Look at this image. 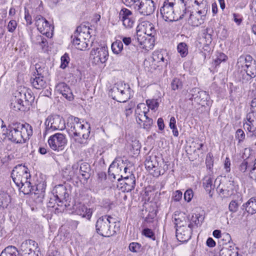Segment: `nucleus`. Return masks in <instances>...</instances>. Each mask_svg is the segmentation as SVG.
<instances>
[{
  "label": "nucleus",
  "instance_id": "8",
  "mask_svg": "<svg viewBox=\"0 0 256 256\" xmlns=\"http://www.w3.org/2000/svg\"><path fill=\"white\" fill-rule=\"evenodd\" d=\"M20 252H22L21 256L18 252L19 256H41L38 244L32 240L24 241L20 245Z\"/></svg>",
  "mask_w": 256,
  "mask_h": 256
},
{
  "label": "nucleus",
  "instance_id": "26",
  "mask_svg": "<svg viewBox=\"0 0 256 256\" xmlns=\"http://www.w3.org/2000/svg\"><path fill=\"white\" fill-rule=\"evenodd\" d=\"M220 256H242L239 254L238 250L234 246H228L226 244L223 246L220 252Z\"/></svg>",
  "mask_w": 256,
  "mask_h": 256
},
{
  "label": "nucleus",
  "instance_id": "19",
  "mask_svg": "<svg viewBox=\"0 0 256 256\" xmlns=\"http://www.w3.org/2000/svg\"><path fill=\"white\" fill-rule=\"evenodd\" d=\"M80 166V172L82 175L84 180H87L90 178V165L87 162H82L80 166L78 163L74 164L72 166L73 170H78Z\"/></svg>",
  "mask_w": 256,
  "mask_h": 256
},
{
  "label": "nucleus",
  "instance_id": "52",
  "mask_svg": "<svg viewBox=\"0 0 256 256\" xmlns=\"http://www.w3.org/2000/svg\"><path fill=\"white\" fill-rule=\"evenodd\" d=\"M146 102L148 107L152 110H154L158 106V102L156 100H148Z\"/></svg>",
  "mask_w": 256,
  "mask_h": 256
},
{
  "label": "nucleus",
  "instance_id": "5",
  "mask_svg": "<svg viewBox=\"0 0 256 256\" xmlns=\"http://www.w3.org/2000/svg\"><path fill=\"white\" fill-rule=\"evenodd\" d=\"M44 135L49 134L55 130H62L66 128V122L62 117L59 115L48 116L44 122Z\"/></svg>",
  "mask_w": 256,
  "mask_h": 256
},
{
  "label": "nucleus",
  "instance_id": "7",
  "mask_svg": "<svg viewBox=\"0 0 256 256\" xmlns=\"http://www.w3.org/2000/svg\"><path fill=\"white\" fill-rule=\"evenodd\" d=\"M36 72L32 74L30 82L32 86L38 90H41L46 87L47 82L44 78L47 72L44 68H42L39 64H36Z\"/></svg>",
  "mask_w": 256,
  "mask_h": 256
},
{
  "label": "nucleus",
  "instance_id": "42",
  "mask_svg": "<svg viewBox=\"0 0 256 256\" xmlns=\"http://www.w3.org/2000/svg\"><path fill=\"white\" fill-rule=\"evenodd\" d=\"M112 49L114 53L118 54L123 49V43L120 40H116L112 44Z\"/></svg>",
  "mask_w": 256,
  "mask_h": 256
},
{
  "label": "nucleus",
  "instance_id": "30",
  "mask_svg": "<svg viewBox=\"0 0 256 256\" xmlns=\"http://www.w3.org/2000/svg\"><path fill=\"white\" fill-rule=\"evenodd\" d=\"M213 180L214 178L210 175L206 176L203 179V186L206 191L208 192L210 197H212L211 191L214 188L212 184Z\"/></svg>",
  "mask_w": 256,
  "mask_h": 256
},
{
  "label": "nucleus",
  "instance_id": "18",
  "mask_svg": "<svg viewBox=\"0 0 256 256\" xmlns=\"http://www.w3.org/2000/svg\"><path fill=\"white\" fill-rule=\"evenodd\" d=\"M192 234V228L188 226L176 228V236L180 242H188Z\"/></svg>",
  "mask_w": 256,
  "mask_h": 256
},
{
  "label": "nucleus",
  "instance_id": "53",
  "mask_svg": "<svg viewBox=\"0 0 256 256\" xmlns=\"http://www.w3.org/2000/svg\"><path fill=\"white\" fill-rule=\"evenodd\" d=\"M238 204L236 200H232L229 204L228 208L230 212H236L238 210Z\"/></svg>",
  "mask_w": 256,
  "mask_h": 256
},
{
  "label": "nucleus",
  "instance_id": "44",
  "mask_svg": "<svg viewBox=\"0 0 256 256\" xmlns=\"http://www.w3.org/2000/svg\"><path fill=\"white\" fill-rule=\"evenodd\" d=\"M190 20H192V26H198L203 22L202 16H200V18H197L194 14H191L190 16Z\"/></svg>",
  "mask_w": 256,
  "mask_h": 256
},
{
  "label": "nucleus",
  "instance_id": "48",
  "mask_svg": "<svg viewBox=\"0 0 256 256\" xmlns=\"http://www.w3.org/2000/svg\"><path fill=\"white\" fill-rule=\"evenodd\" d=\"M212 30L209 28H207L204 30L203 37L207 39L206 42H210L212 41Z\"/></svg>",
  "mask_w": 256,
  "mask_h": 256
},
{
  "label": "nucleus",
  "instance_id": "59",
  "mask_svg": "<svg viewBox=\"0 0 256 256\" xmlns=\"http://www.w3.org/2000/svg\"><path fill=\"white\" fill-rule=\"evenodd\" d=\"M143 234H144V235L146 236L148 238H151L154 240H155L154 234L152 230H150V228H144L143 230Z\"/></svg>",
  "mask_w": 256,
  "mask_h": 256
},
{
  "label": "nucleus",
  "instance_id": "47",
  "mask_svg": "<svg viewBox=\"0 0 256 256\" xmlns=\"http://www.w3.org/2000/svg\"><path fill=\"white\" fill-rule=\"evenodd\" d=\"M143 124V128L148 130L150 128L151 126L153 124V120L152 118L148 117L147 116L146 118H144V120L142 122Z\"/></svg>",
  "mask_w": 256,
  "mask_h": 256
},
{
  "label": "nucleus",
  "instance_id": "55",
  "mask_svg": "<svg viewBox=\"0 0 256 256\" xmlns=\"http://www.w3.org/2000/svg\"><path fill=\"white\" fill-rule=\"evenodd\" d=\"M194 192L191 189L187 190L184 193V199L186 201H187L188 202H190L192 200Z\"/></svg>",
  "mask_w": 256,
  "mask_h": 256
},
{
  "label": "nucleus",
  "instance_id": "14",
  "mask_svg": "<svg viewBox=\"0 0 256 256\" xmlns=\"http://www.w3.org/2000/svg\"><path fill=\"white\" fill-rule=\"evenodd\" d=\"M139 4L138 5V9L139 12L144 16H150L152 14L155 10L156 6L152 0H138Z\"/></svg>",
  "mask_w": 256,
  "mask_h": 256
},
{
  "label": "nucleus",
  "instance_id": "39",
  "mask_svg": "<svg viewBox=\"0 0 256 256\" xmlns=\"http://www.w3.org/2000/svg\"><path fill=\"white\" fill-rule=\"evenodd\" d=\"M145 166L146 168L149 172L158 166V164L156 160V158H150V160H147L145 162Z\"/></svg>",
  "mask_w": 256,
  "mask_h": 256
},
{
  "label": "nucleus",
  "instance_id": "35",
  "mask_svg": "<svg viewBox=\"0 0 256 256\" xmlns=\"http://www.w3.org/2000/svg\"><path fill=\"white\" fill-rule=\"evenodd\" d=\"M244 70L246 72V80H250L256 76V62L246 66Z\"/></svg>",
  "mask_w": 256,
  "mask_h": 256
},
{
  "label": "nucleus",
  "instance_id": "2",
  "mask_svg": "<svg viewBox=\"0 0 256 256\" xmlns=\"http://www.w3.org/2000/svg\"><path fill=\"white\" fill-rule=\"evenodd\" d=\"M32 126L28 123L12 124L7 129L8 140L14 144H22L28 140L32 135Z\"/></svg>",
  "mask_w": 256,
  "mask_h": 256
},
{
  "label": "nucleus",
  "instance_id": "3",
  "mask_svg": "<svg viewBox=\"0 0 256 256\" xmlns=\"http://www.w3.org/2000/svg\"><path fill=\"white\" fill-rule=\"evenodd\" d=\"M90 37V28L84 24L78 26L71 36L72 44L80 50H84L88 48Z\"/></svg>",
  "mask_w": 256,
  "mask_h": 256
},
{
  "label": "nucleus",
  "instance_id": "40",
  "mask_svg": "<svg viewBox=\"0 0 256 256\" xmlns=\"http://www.w3.org/2000/svg\"><path fill=\"white\" fill-rule=\"evenodd\" d=\"M177 50L182 58L186 57L188 54V46L184 42H180L178 44Z\"/></svg>",
  "mask_w": 256,
  "mask_h": 256
},
{
  "label": "nucleus",
  "instance_id": "57",
  "mask_svg": "<svg viewBox=\"0 0 256 256\" xmlns=\"http://www.w3.org/2000/svg\"><path fill=\"white\" fill-rule=\"evenodd\" d=\"M236 138L238 140V142L243 141L245 138V134L242 129H238L236 134Z\"/></svg>",
  "mask_w": 256,
  "mask_h": 256
},
{
  "label": "nucleus",
  "instance_id": "12",
  "mask_svg": "<svg viewBox=\"0 0 256 256\" xmlns=\"http://www.w3.org/2000/svg\"><path fill=\"white\" fill-rule=\"evenodd\" d=\"M48 143L52 150L61 152L64 150L66 145L67 139L64 134L56 133L49 138Z\"/></svg>",
  "mask_w": 256,
  "mask_h": 256
},
{
  "label": "nucleus",
  "instance_id": "50",
  "mask_svg": "<svg viewBox=\"0 0 256 256\" xmlns=\"http://www.w3.org/2000/svg\"><path fill=\"white\" fill-rule=\"evenodd\" d=\"M156 215V210L152 209L150 210L148 215L145 218V221L147 222H152Z\"/></svg>",
  "mask_w": 256,
  "mask_h": 256
},
{
  "label": "nucleus",
  "instance_id": "51",
  "mask_svg": "<svg viewBox=\"0 0 256 256\" xmlns=\"http://www.w3.org/2000/svg\"><path fill=\"white\" fill-rule=\"evenodd\" d=\"M70 61V58L68 55L66 54H65L62 56L61 58V65L60 68L62 69L65 68Z\"/></svg>",
  "mask_w": 256,
  "mask_h": 256
},
{
  "label": "nucleus",
  "instance_id": "27",
  "mask_svg": "<svg viewBox=\"0 0 256 256\" xmlns=\"http://www.w3.org/2000/svg\"><path fill=\"white\" fill-rule=\"evenodd\" d=\"M10 195L0 187V208H6L10 202Z\"/></svg>",
  "mask_w": 256,
  "mask_h": 256
},
{
  "label": "nucleus",
  "instance_id": "41",
  "mask_svg": "<svg viewBox=\"0 0 256 256\" xmlns=\"http://www.w3.org/2000/svg\"><path fill=\"white\" fill-rule=\"evenodd\" d=\"M246 120L248 122L244 124V127L245 130H248L250 134L252 133V130H254L255 126L254 125V122L256 120V119L252 118V117L251 118H249L248 116L246 114Z\"/></svg>",
  "mask_w": 256,
  "mask_h": 256
},
{
  "label": "nucleus",
  "instance_id": "49",
  "mask_svg": "<svg viewBox=\"0 0 256 256\" xmlns=\"http://www.w3.org/2000/svg\"><path fill=\"white\" fill-rule=\"evenodd\" d=\"M152 58L154 61L157 62L164 61L163 54L160 52H154L152 54Z\"/></svg>",
  "mask_w": 256,
  "mask_h": 256
},
{
  "label": "nucleus",
  "instance_id": "16",
  "mask_svg": "<svg viewBox=\"0 0 256 256\" xmlns=\"http://www.w3.org/2000/svg\"><path fill=\"white\" fill-rule=\"evenodd\" d=\"M220 188V192L224 196L228 197L234 194L236 190V186L233 180H230L222 184Z\"/></svg>",
  "mask_w": 256,
  "mask_h": 256
},
{
  "label": "nucleus",
  "instance_id": "54",
  "mask_svg": "<svg viewBox=\"0 0 256 256\" xmlns=\"http://www.w3.org/2000/svg\"><path fill=\"white\" fill-rule=\"evenodd\" d=\"M17 26V22L15 20H11L8 24V30L10 32H13L16 29Z\"/></svg>",
  "mask_w": 256,
  "mask_h": 256
},
{
  "label": "nucleus",
  "instance_id": "62",
  "mask_svg": "<svg viewBox=\"0 0 256 256\" xmlns=\"http://www.w3.org/2000/svg\"><path fill=\"white\" fill-rule=\"evenodd\" d=\"M198 94L200 96V98L201 97H202L200 101V102H202L201 104H205L204 102L207 101V99L208 97V95L207 94L206 92H204V91H202L200 92H199Z\"/></svg>",
  "mask_w": 256,
  "mask_h": 256
},
{
  "label": "nucleus",
  "instance_id": "28",
  "mask_svg": "<svg viewBox=\"0 0 256 256\" xmlns=\"http://www.w3.org/2000/svg\"><path fill=\"white\" fill-rule=\"evenodd\" d=\"M174 224L176 228H181L188 226V219L186 216L182 215L175 214L174 216Z\"/></svg>",
  "mask_w": 256,
  "mask_h": 256
},
{
  "label": "nucleus",
  "instance_id": "36",
  "mask_svg": "<svg viewBox=\"0 0 256 256\" xmlns=\"http://www.w3.org/2000/svg\"><path fill=\"white\" fill-rule=\"evenodd\" d=\"M34 186H32V183L30 180H29L27 182L20 184V187L18 188L24 194H28L34 190Z\"/></svg>",
  "mask_w": 256,
  "mask_h": 256
},
{
  "label": "nucleus",
  "instance_id": "58",
  "mask_svg": "<svg viewBox=\"0 0 256 256\" xmlns=\"http://www.w3.org/2000/svg\"><path fill=\"white\" fill-rule=\"evenodd\" d=\"M150 172L154 176L158 177L160 175L163 174L164 172V170H160V168L158 166L154 168L153 170Z\"/></svg>",
  "mask_w": 256,
  "mask_h": 256
},
{
  "label": "nucleus",
  "instance_id": "60",
  "mask_svg": "<svg viewBox=\"0 0 256 256\" xmlns=\"http://www.w3.org/2000/svg\"><path fill=\"white\" fill-rule=\"evenodd\" d=\"M227 56L223 53H220L215 60L214 62L216 65H218L222 62H224L226 60Z\"/></svg>",
  "mask_w": 256,
  "mask_h": 256
},
{
  "label": "nucleus",
  "instance_id": "25",
  "mask_svg": "<svg viewBox=\"0 0 256 256\" xmlns=\"http://www.w3.org/2000/svg\"><path fill=\"white\" fill-rule=\"evenodd\" d=\"M121 170V168L119 167V165L118 164H116V162H114L111 164L109 167L108 170V175L110 176H112L114 180L117 178L118 180L120 181V178H123V176H120L118 173L119 170Z\"/></svg>",
  "mask_w": 256,
  "mask_h": 256
},
{
  "label": "nucleus",
  "instance_id": "11",
  "mask_svg": "<svg viewBox=\"0 0 256 256\" xmlns=\"http://www.w3.org/2000/svg\"><path fill=\"white\" fill-rule=\"evenodd\" d=\"M109 95L118 102H126L130 98V88H126V84L114 86L110 91Z\"/></svg>",
  "mask_w": 256,
  "mask_h": 256
},
{
  "label": "nucleus",
  "instance_id": "32",
  "mask_svg": "<svg viewBox=\"0 0 256 256\" xmlns=\"http://www.w3.org/2000/svg\"><path fill=\"white\" fill-rule=\"evenodd\" d=\"M0 256H19V254L16 246H8L2 252Z\"/></svg>",
  "mask_w": 256,
  "mask_h": 256
},
{
  "label": "nucleus",
  "instance_id": "4",
  "mask_svg": "<svg viewBox=\"0 0 256 256\" xmlns=\"http://www.w3.org/2000/svg\"><path fill=\"white\" fill-rule=\"evenodd\" d=\"M176 0H165L163 6L160 8V13L166 21H176L183 18L184 14L186 13V9L183 10L182 14L175 11L174 6Z\"/></svg>",
  "mask_w": 256,
  "mask_h": 256
},
{
  "label": "nucleus",
  "instance_id": "13",
  "mask_svg": "<svg viewBox=\"0 0 256 256\" xmlns=\"http://www.w3.org/2000/svg\"><path fill=\"white\" fill-rule=\"evenodd\" d=\"M108 57L107 46H101L96 49L93 48L90 54L92 62L95 64H104L108 60Z\"/></svg>",
  "mask_w": 256,
  "mask_h": 256
},
{
  "label": "nucleus",
  "instance_id": "33",
  "mask_svg": "<svg viewBox=\"0 0 256 256\" xmlns=\"http://www.w3.org/2000/svg\"><path fill=\"white\" fill-rule=\"evenodd\" d=\"M204 220V216L200 214H196L194 216L193 215L192 217L190 222L188 224L189 228H192L194 226L198 227L200 226Z\"/></svg>",
  "mask_w": 256,
  "mask_h": 256
},
{
  "label": "nucleus",
  "instance_id": "24",
  "mask_svg": "<svg viewBox=\"0 0 256 256\" xmlns=\"http://www.w3.org/2000/svg\"><path fill=\"white\" fill-rule=\"evenodd\" d=\"M242 209L245 210L249 214L256 213V196L251 198L246 202L242 206Z\"/></svg>",
  "mask_w": 256,
  "mask_h": 256
},
{
  "label": "nucleus",
  "instance_id": "21",
  "mask_svg": "<svg viewBox=\"0 0 256 256\" xmlns=\"http://www.w3.org/2000/svg\"><path fill=\"white\" fill-rule=\"evenodd\" d=\"M45 188L44 184H38L34 186V190L30 194L32 195V198L36 202H42L44 196Z\"/></svg>",
  "mask_w": 256,
  "mask_h": 256
},
{
  "label": "nucleus",
  "instance_id": "37",
  "mask_svg": "<svg viewBox=\"0 0 256 256\" xmlns=\"http://www.w3.org/2000/svg\"><path fill=\"white\" fill-rule=\"evenodd\" d=\"M138 28L139 26L137 28L136 38L138 42L140 45H144V46H146L144 44L146 40V36H147V34L146 32H144V31L140 30L138 29Z\"/></svg>",
  "mask_w": 256,
  "mask_h": 256
},
{
  "label": "nucleus",
  "instance_id": "17",
  "mask_svg": "<svg viewBox=\"0 0 256 256\" xmlns=\"http://www.w3.org/2000/svg\"><path fill=\"white\" fill-rule=\"evenodd\" d=\"M53 193L55 194L54 197L56 198L59 203H62L64 200L67 201L68 194L66 188L63 184L56 186L53 190Z\"/></svg>",
  "mask_w": 256,
  "mask_h": 256
},
{
  "label": "nucleus",
  "instance_id": "46",
  "mask_svg": "<svg viewBox=\"0 0 256 256\" xmlns=\"http://www.w3.org/2000/svg\"><path fill=\"white\" fill-rule=\"evenodd\" d=\"M129 249L133 252H139L141 250V244L138 242H131L129 245Z\"/></svg>",
  "mask_w": 256,
  "mask_h": 256
},
{
  "label": "nucleus",
  "instance_id": "15",
  "mask_svg": "<svg viewBox=\"0 0 256 256\" xmlns=\"http://www.w3.org/2000/svg\"><path fill=\"white\" fill-rule=\"evenodd\" d=\"M119 18L122 22L123 25L126 28H131L134 24L132 13L129 10L123 8L119 13Z\"/></svg>",
  "mask_w": 256,
  "mask_h": 256
},
{
  "label": "nucleus",
  "instance_id": "38",
  "mask_svg": "<svg viewBox=\"0 0 256 256\" xmlns=\"http://www.w3.org/2000/svg\"><path fill=\"white\" fill-rule=\"evenodd\" d=\"M256 62L253 60L252 56L250 55H246V56H240L239 58L238 62V64L240 62H242L244 65H242V67L244 68Z\"/></svg>",
  "mask_w": 256,
  "mask_h": 256
},
{
  "label": "nucleus",
  "instance_id": "45",
  "mask_svg": "<svg viewBox=\"0 0 256 256\" xmlns=\"http://www.w3.org/2000/svg\"><path fill=\"white\" fill-rule=\"evenodd\" d=\"M182 86V82L178 78H174L171 83L172 88L174 90L181 88Z\"/></svg>",
  "mask_w": 256,
  "mask_h": 256
},
{
  "label": "nucleus",
  "instance_id": "1",
  "mask_svg": "<svg viewBox=\"0 0 256 256\" xmlns=\"http://www.w3.org/2000/svg\"><path fill=\"white\" fill-rule=\"evenodd\" d=\"M77 117L70 116L68 118V132L74 137L77 142L80 144L86 142L90 132V124L87 122L82 123Z\"/></svg>",
  "mask_w": 256,
  "mask_h": 256
},
{
  "label": "nucleus",
  "instance_id": "31",
  "mask_svg": "<svg viewBox=\"0 0 256 256\" xmlns=\"http://www.w3.org/2000/svg\"><path fill=\"white\" fill-rule=\"evenodd\" d=\"M141 106H144V104H138L135 112L136 120L139 124H140L144 120V118L147 116L146 114L148 112L146 110H141Z\"/></svg>",
  "mask_w": 256,
  "mask_h": 256
},
{
  "label": "nucleus",
  "instance_id": "34",
  "mask_svg": "<svg viewBox=\"0 0 256 256\" xmlns=\"http://www.w3.org/2000/svg\"><path fill=\"white\" fill-rule=\"evenodd\" d=\"M32 43L36 45L40 46L42 50L48 48V42L46 38L43 36L38 35L32 38Z\"/></svg>",
  "mask_w": 256,
  "mask_h": 256
},
{
  "label": "nucleus",
  "instance_id": "56",
  "mask_svg": "<svg viewBox=\"0 0 256 256\" xmlns=\"http://www.w3.org/2000/svg\"><path fill=\"white\" fill-rule=\"evenodd\" d=\"M24 19L26 21L27 26L32 24V16L30 14L28 10L26 8H24Z\"/></svg>",
  "mask_w": 256,
  "mask_h": 256
},
{
  "label": "nucleus",
  "instance_id": "29",
  "mask_svg": "<svg viewBox=\"0 0 256 256\" xmlns=\"http://www.w3.org/2000/svg\"><path fill=\"white\" fill-rule=\"evenodd\" d=\"M124 185L127 191H130L134 188L136 180L135 177L133 174H130V176L124 177Z\"/></svg>",
  "mask_w": 256,
  "mask_h": 256
},
{
  "label": "nucleus",
  "instance_id": "61",
  "mask_svg": "<svg viewBox=\"0 0 256 256\" xmlns=\"http://www.w3.org/2000/svg\"><path fill=\"white\" fill-rule=\"evenodd\" d=\"M182 196V193L180 190H176L174 192L172 198L175 202L180 201Z\"/></svg>",
  "mask_w": 256,
  "mask_h": 256
},
{
  "label": "nucleus",
  "instance_id": "43",
  "mask_svg": "<svg viewBox=\"0 0 256 256\" xmlns=\"http://www.w3.org/2000/svg\"><path fill=\"white\" fill-rule=\"evenodd\" d=\"M23 96L25 100L24 103L26 106L28 107L32 105L34 100V97L30 92L27 93L24 92Z\"/></svg>",
  "mask_w": 256,
  "mask_h": 256
},
{
  "label": "nucleus",
  "instance_id": "6",
  "mask_svg": "<svg viewBox=\"0 0 256 256\" xmlns=\"http://www.w3.org/2000/svg\"><path fill=\"white\" fill-rule=\"evenodd\" d=\"M110 216H104L100 217L96 224V231L100 235L104 237H110L113 236L116 231L110 225Z\"/></svg>",
  "mask_w": 256,
  "mask_h": 256
},
{
  "label": "nucleus",
  "instance_id": "22",
  "mask_svg": "<svg viewBox=\"0 0 256 256\" xmlns=\"http://www.w3.org/2000/svg\"><path fill=\"white\" fill-rule=\"evenodd\" d=\"M74 212L77 215H79L82 218H85L87 220H90L92 216V209L88 208L84 204H80L76 206Z\"/></svg>",
  "mask_w": 256,
  "mask_h": 256
},
{
  "label": "nucleus",
  "instance_id": "64",
  "mask_svg": "<svg viewBox=\"0 0 256 256\" xmlns=\"http://www.w3.org/2000/svg\"><path fill=\"white\" fill-rule=\"evenodd\" d=\"M248 165V162L246 160H244L240 166V170L242 172H245L247 170Z\"/></svg>",
  "mask_w": 256,
  "mask_h": 256
},
{
  "label": "nucleus",
  "instance_id": "23",
  "mask_svg": "<svg viewBox=\"0 0 256 256\" xmlns=\"http://www.w3.org/2000/svg\"><path fill=\"white\" fill-rule=\"evenodd\" d=\"M10 108L14 111H25L27 106L22 98L16 96L10 104Z\"/></svg>",
  "mask_w": 256,
  "mask_h": 256
},
{
  "label": "nucleus",
  "instance_id": "20",
  "mask_svg": "<svg viewBox=\"0 0 256 256\" xmlns=\"http://www.w3.org/2000/svg\"><path fill=\"white\" fill-rule=\"evenodd\" d=\"M57 91L69 100L74 98L73 94L69 86L64 82H60L56 86Z\"/></svg>",
  "mask_w": 256,
  "mask_h": 256
},
{
  "label": "nucleus",
  "instance_id": "63",
  "mask_svg": "<svg viewBox=\"0 0 256 256\" xmlns=\"http://www.w3.org/2000/svg\"><path fill=\"white\" fill-rule=\"evenodd\" d=\"M134 104L131 102L126 107L125 114L127 117L132 114V108Z\"/></svg>",
  "mask_w": 256,
  "mask_h": 256
},
{
  "label": "nucleus",
  "instance_id": "10",
  "mask_svg": "<svg viewBox=\"0 0 256 256\" xmlns=\"http://www.w3.org/2000/svg\"><path fill=\"white\" fill-rule=\"evenodd\" d=\"M12 178L16 186L20 187V184L30 180V174L24 166L20 165L14 167L12 172Z\"/></svg>",
  "mask_w": 256,
  "mask_h": 256
},
{
  "label": "nucleus",
  "instance_id": "9",
  "mask_svg": "<svg viewBox=\"0 0 256 256\" xmlns=\"http://www.w3.org/2000/svg\"><path fill=\"white\" fill-rule=\"evenodd\" d=\"M32 14H34L32 13ZM35 24L39 32L47 38L50 37L52 34L54 27L40 14H33Z\"/></svg>",
  "mask_w": 256,
  "mask_h": 256
}]
</instances>
